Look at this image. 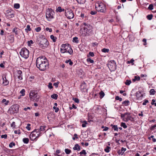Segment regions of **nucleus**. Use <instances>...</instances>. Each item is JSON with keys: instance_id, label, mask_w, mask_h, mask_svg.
Here are the masks:
<instances>
[{"instance_id": "obj_1", "label": "nucleus", "mask_w": 156, "mask_h": 156, "mask_svg": "<svg viewBox=\"0 0 156 156\" xmlns=\"http://www.w3.org/2000/svg\"><path fill=\"white\" fill-rule=\"evenodd\" d=\"M36 65L40 70L43 71L48 68L49 63L45 57L40 56L36 59Z\"/></svg>"}, {"instance_id": "obj_2", "label": "nucleus", "mask_w": 156, "mask_h": 156, "mask_svg": "<svg viewBox=\"0 0 156 156\" xmlns=\"http://www.w3.org/2000/svg\"><path fill=\"white\" fill-rule=\"evenodd\" d=\"M37 43L41 48H44L48 46L49 43L44 35H41L38 38Z\"/></svg>"}, {"instance_id": "obj_3", "label": "nucleus", "mask_w": 156, "mask_h": 156, "mask_svg": "<svg viewBox=\"0 0 156 156\" xmlns=\"http://www.w3.org/2000/svg\"><path fill=\"white\" fill-rule=\"evenodd\" d=\"M60 51L61 53H68L70 55H72L73 51L71 46L68 44H62L61 46Z\"/></svg>"}, {"instance_id": "obj_4", "label": "nucleus", "mask_w": 156, "mask_h": 156, "mask_svg": "<svg viewBox=\"0 0 156 156\" xmlns=\"http://www.w3.org/2000/svg\"><path fill=\"white\" fill-rule=\"evenodd\" d=\"M30 99L34 102H37L39 99L40 96L36 91L31 90L29 94Z\"/></svg>"}, {"instance_id": "obj_5", "label": "nucleus", "mask_w": 156, "mask_h": 156, "mask_svg": "<svg viewBox=\"0 0 156 156\" xmlns=\"http://www.w3.org/2000/svg\"><path fill=\"white\" fill-rule=\"evenodd\" d=\"M95 8L97 11L102 13H105L106 11V5L102 2L96 3Z\"/></svg>"}, {"instance_id": "obj_6", "label": "nucleus", "mask_w": 156, "mask_h": 156, "mask_svg": "<svg viewBox=\"0 0 156 156\" xmlns=\"http://www.w3.org/2000/svg\"><path fill=\"white\" fill-rule=\"evenodd\" d=\"M42 133L38 129H36L30 135V137L32 140H34L40 136Z\"/></svg>"}, {"instance_id": "obj_7", "label": "nucleus", "mask_w": 156, "mask_h": 156, "mask_svg": "<svg viewBox=\"0 0 156 156\" xmlns=\"http://www.w3.org/2000/svg\"><path fill=\"white\" fill-rule=\"evenodd\" d=\"M82 25L84 26L83 29L85 32L84 33H82L83 34H84L85 35L87 34H89L92 31L93 27L90 25L84 23H83Z\"/></svg>"}, {"instance_id": "obj_8", "label": "nucleus", "mask_w": 156, "mask_h": 156, "mask_svg": "<svg viewBox=\"0 0 156 156\" xmlns=\"http://www.w3.org/2000/svg\"><path fill=\"white\" fill-rule=\"evenodd\" d=\"M55 14L54 11L51 8H48L47 9L46 12V17L50 20L51 19L54 18Z\"/></svg>"}, {"instance_id": "obj_9", "label": "nucleus", "mask_w": 156, "mask_h": 156, "mask_svg": "<svg viewBox=\"0 0 156 156\" xmlns=\"http://www.w3.org/2000/svg\"><path fill=\"white\" fill-rule=\"evenodd\" d=\"M20 54L22 57L25 58H27L29 57V52L26 48H23L21 49Z\"/></svg>"}, {"instance_id": "obj_10", "label": "nucleus", "mask_w": 156, "mask_h": 156, "mask_svg": "<svg viewBox=\"0 0 156 156\" xmlns=\"http://www.w3.org/2000/svg\"><path fill=\"white\" fill-rule=\"evenodd\" d=\"M66 16L69 19L73 18L74 17V14L72 10L69 9H66L65 10Z\"/></svg>"}, {"instance_id": "obj_11", "label": "nucleus", "mask_w": 156, "mask_h": 156, "mask_svg": "<svg viewBox=\"0 0 156 156\" xmlns=\"http://www.w3.org/2000/svg\"><path fill=\"white\" fill-rule=\"evenodd\" d=\"M19 106L18 105H12L9 109V112L10 114H13L17 113L19 111Z\"/></svg>"}, {"instance_id": "obj_12", "label": "nucleus", "mask_w": 156, "mask_h": 156, "mask_svg": "<svg viewBox=\"0 0 156 156\" xmlns=\"http://www.w3.org/2000/svg\"><path fill=\"white\" fill-rule=\"evenodd\" d=\"M5 16L8 19L13 18L14 17V12L11 9L7 10L5 13Z\"/></svg>"}, {"instance_id": "obj_13", "label": "nucleus", "mask_w": 156, "mask_h": 156, "mask_svg": "<svg viewBox=\"0 0 156 156\" xmlns=\"http://www.w3.org/2000/svg\"><path fill=\"white\" fill-rule=\"evenodd\" d=\"M126 116L123 119L124 120L125 122H128L129 120L133 121L134 120L133 118L130 115V114L129 112L126 113Z\"/></svg>"}, {"instance_id": "obj_14", "label": "nucleus", "mask_w": 156, "mask_h": 156, "mask_svg": "<svg viewBox=\"0 0 156 156\" xmlns=\"http://www.w3.org/2000/svg\"><path fill=\"white\" fill-rule=\"evenodd\" d=\"M116 67V64L114 60H111L109 62L108 67L111 68L112 69H115Z\"/></svg>"}, {"instance_id": "obj_15", "label": "nucleus", "mask_w": 156, "mask_h": 156, "mask_svg": "<svg viewBox=\"0 0 156 156\" xmlns=\"http://www.w3.org/2000/svg\"><path fill=\"white\" fill-rule=\"evenodd\" d=\"M3 80V84L5 86L8 85L9 83V81L6 79L5 74H3L2 76Z\"/></svg>"}, {"instance_id": "obj_16", "label": "nucleus", "mask_w": 156, "mask_h": 156, "mask_svg": "<svg viewBox=\"0 0 156 156\" xmlns=\"http://www.w3.org/2000/svg\"><path fill=\"white\" fill-rule=\"evenodd\" d=\"M17 73L18 74V78L20 80H22L23 79L22 71L20 70H18L17 71Z\"/></svg>"}, {"instance_id": "obj_17", "label": "nucleus", "mask_w": 156, "mask_h": 156, "mask_svg": "<svg viewBox=\"0 0 156 156\" xmlns=\"http://www.w3.org/2000/svg\"><path fill=\"white\" fill-rule=\"evenodd\" d=\"M8 40L10 43H12L14 41V36L12 35H10L8 37Z\"/></svg>"}, {"instance_id": "obj_18", "label": "nucleus", "mask_w": 156, "mask_h": 156, "mask_svg": "<svg viewBox=\"0 0 156 156\" xmlns=\"http://www.w3.org/2000/svg\"><path fill=\"white\" fill-rule=\"evenodd\" d=\"M46 126H41L40 127V129H39L40 130V131L41 132H41H46Z\"/></svg>"}, {"instance_id": "obj_19", "label": "nucleus", "mask_w": 156, "mask_h": 156, "mask_svg": "<svg viewBox=\"0 0 156 156\" xmlns=\"http://www.w3.org/2000/svg\"><path fill=\"white\" fill-rule=\"evenodd\" d=\"M73 149L75 150L80 151V146L77 144L75 145L74 147L73 148Z\"/></svg>"}, {"instance_id": "obj_20", "label": "nucleus", "mask_w": 156, "mask_h": 156, "mask_svg": "<svg viewBox=\"0 0 156 156\" xmlns=\"http://www.w3.org/2000/svg\"><path fill=\"white\" fill-rule=\"evenodd\" d=\"M19 30V28L15 27L13 29L12 32L15 33L16 35H17L18 34Z\"/></svg>"}, {"instance_id": "obj_21", "label": "nucleus", "mask_w": 156, "mask_h": 156, "mask_svg": "<svg viewBox=\"0 0 156 156\" xmlns=\"http://www.w3.org/2000/svg\"><path fill=\"white\" fill-rule=\"evenodd\" d=\"M56 11L57 12H60L64 11L65 10L64 9H62L61 7L59 6L58 7Z\"/></svg>"}, {"instance_id": "obj_22", "label": "nucleus", "mask_w": 156, "mask_h": 156, "mask_svg": "<svg viewBox=\"0 0 156 156\" xmlns=\"http://www.w3.org/2000/svg\"><path fill=\"white\" fill-rule=\"evenodd\" d=\"M2 103H4V104L6 105H8V104L9 103V101H6L5 99H3L2 101Z\"/></svg>"}, {"instance_id": "obj_23", "label": "nucleus", "mask_w": 156, "mask_h": 156, "mask_svg": "<svg viewBox=\"0 0 156 156\" xmlns=\"http://www.w3.org/2000/svg\"><path fill=\"white\" fill-rule=\"evenodd\" d=\"M58 95L56 94H54L52 95H51V98L54 99L55 100H56L57 98Z\"/></svg>"}, {"instance_id": "obj_24", "label": "nucleus", "mask_w": 156, "mask_h": 156, "mask_svg": "<svg viewBox=\"0 0 156 156\" xmlns=\"http://www.w3.org/2000/svg\"><path fill=\"white\" fill-rule=\"evenodd\" d=\"M99 94L100 98H103L105 95V93L102 91H101L100 92Z\"/></svg>"}, {"instance_id": "obj_25", "label": "nucleus", "mask_w": 156, "mask_h": 156, "mask_svg": "<svg viewBox=\"0 0 156 156\" xmlns=\"http://www.w3.org/2000/svg\"><path fill=\"white\" fill-rule=\"evenodd\" d=\"M31 30V29L30 28V26L29 25H27L26 28L25 29V31L27 32L29 31H30Z\"/></svg>"}, {"instance_id": "obj_26", "label": "nucleus", "mask_w": 156, "mask_h": 156, "mask_svg": "<svg viewBox=\"0 0 156 156\" xmlns=\"http://www.w3.org/2000/svg\"><path fill=\"white\" fill-rule=\"evenodd\" d=\"M80 16L85 20L86 19L87 17V16L85 15L84 14L82 13H81Z\"/></svg>"}, {"instance_id": "obj_27", "label": "nucleus", "mask_w": 156, "mask_h": 156, "mask_svg": "<svg viewBox=\"0 0 156 156\" xmlns=\"http://www.w3.org/2000/svg\"><path fill=\"white\" fill-rule=\"evenodd\" d=\"M23 141L25 144H28L29 142V139L28 138H24L23 139Z\"/></svg>"}, {"instance_id": "obj_28", "label": "nucleus", "mask_w": 156, "mask_h": 156, "mask_svg": "<svg viewBox=\"0 0 156 156\" xmlns=\"http://www.w3.org/2000/svg\"><path fill=\"white\" fill-rule=\"evenodd\" d=\"M109 50L108 49L104 48L101 49V51L104 53H108Z\"/></svg>"}, {"instance_id": "obj_29", "label": "nucleus", "mask_w": 156, "mask_h": 156, "mask_svg": "<svg viewBox=\"0 0 156 156\" xmlns=\"http://www.w3.org/2000/svg\"><path fill=\"white\" fill-rule=\"evenodd\" d=\"M140 79V76H135L134 79H133V81L134 82L136 80L139 81Z\"/></svg>"}, {"instance_id": "obj_30", "label": "nucleus", "mask_w": 156, "mask_h": 156, "mask_svg": "<svg viewBox=\"0 0 156 156\" xmlns=\"http://www.w3.org/2000/svg\"><path fill=\"white\" fill-rule=\"evenodd\" d=\"M111 149V148L109 146H107L106 148L105 149V152L107 153H108L110 151V149Z\"/></svg>"}, {"instance_id": "obj_31", "label": "nucleus", "mask_w": 156, "mask_h": 156, "mask_svg": "<svg viewBox=\"0 0 156 156\" xmlns=\"http://www.w3.org/2000/svg\"><path fill=\"white\" fill-rule=\"evenodd\" d=\"M78 3L80 4H83L85 2V0H76Z\"/></svg>"}, {"instance_id": "obj_32", "label": "nucleus", "mask_w": 156, "mask_h": 156, "mask_svg": "<svg viewBox=\"0 0 156 156\" xmlns=\"http://www.w3.org/2000/svg\"><path fill=\"white\" fill-rule=\"evenodd\" d=\"M153 17V16L152 14H150L148 15L147 16V18L148 20H151L152 19Z\"/></svg>"}, {"instance_id": "obj_33", "label": "nucleus", "mask_w": 156, "mask_h": 156, "mask_svg": "<svg viewBox=\"0 0 156 156\" xmlns=\"http://www.w3.org/2000/svg\"><path fill=\"white\" fill-rule=\"evenodd\" d=\"M129 101H125L122 102V104L125 106H127L129 105Z\"/></svg>"}, {"instance_id": "obj_34", "label": "nucleus", "mask_w": 156, "mask_h": 156, "mask_svg": "<svg viewBox=\"0 0 156 156\" xmlns=\"http://www.w3.org/2000/svg\"><path fill=\"white\" fill-rule=\"evenodd\" d=\"M50 38L53 41L55 42L56 41V39L57 38L56 37H55L53 35H51L50 36Z\"/></svg>"}, {"instance_id": "obj_35", "label": "nucleus", "mask_w": 156, "mask_h": 156, "mask_svg": "<svg viewBox=\"0 0 156 156\" xmlns=\"http://www.w3.org/2000/svg\"><path fill=\"white\" fill-rule=\"evenodd\" d=\"M65 151L67 154H69L71 152V151L68 149H65Z\"/></svg>"}, {"instance_id": "obj_36", "label": "nucleus", "mask_w": 156, "mask_h": 156, "mask_svg": "<svg viewBox=\"0 0 156 156\" xmlns=\"http://www.w3.org/2000/svg\"><path fill=\"white\" fill-rule=\"evenodd\" d=\"M131 83V82L130 80H127L125 82V84L127 85H129Z\"/></svg>"}, {"instance_id": "obj_37", "label": "nucleus", "mask_w": 156, "mask_h": 156, "mask_svg": "<svg viewBox=\"0 0 156 156\" xmlns=\"http://www.w3.org/2000/svg\"><path fill=\"white\" fill-rule=\"evenodd\" d=\"M155 92V91L154 89H151L150 91V94L151 95H154Z\"/></svg>"}, {"instance_id": "obj_38", "label": "nucleus", "mask_w": 156, "mask_h": 156, "mask_svg": "<svg viewBox=\"0 0 156 156\" xmlns=\"http://www.w3.org/2000/svg\"><path fill=\"white\" fill-rule=\"evenodd\" d=\"M121 126L125 129L127 127V126L125 123L122 122L121 124Z\"/></svg>"}, {"instance_id": "obj_39", "label": "nucleus", "mask_w": 156, "mask_h": 156, "mask_svg": "<svg viewBox=\"0 0 156 156\" xmlns=\"http://www.w3.org/2000/svg\"><path fill=\"white\" fill-rule=\"evenodd\" d=\"M14 7L16 9H18L20 8V5L19 4L16 3L14 5Z\"/></svg>"}, {"instance_id": "obj_40", "label": "nucleus", "mask_w": 156, "mask_h": 156, "mask_svg": "<svg viewBox=\"0 0 156 156\" xmlns=\"http://www.w3.org/2000/svg\"><path fill=\"white\" fill-rule=\"evenodd\" d=\"M134 62V60L133 58L131 59L130 61H128L127 62V63L129 64L131 63L132 65L134 64L133 62Z\"/></svg>"}, {"instance_id": "obj_41", "label": "nucleus", "mask_w": 156, "mask_h": 156, "mask_svg": "<svg viewBox=\"0 0 156 156\" xmlns=\"http://www.w3.org/2000/svg\"><path fill=\"white\" fill-rule=\"evenodd\" d=\"M112 128L114 129V130L115 131H118V129L117 127V126L116 125H114L112 127Z\"/></svg>"}, {"instance_id": "obj_42", "label": "nucleus", "mask_w": 156, "mask_h": 156, "mask_svg": "<svg viewBox=\"0 0 156 156\" xmlns=\"http://www.w3.org/2000/svg\"><path fill=\"white\" fill-rule=\"evenodd\" d=\"M78 135L76 134H74L73 136V140H75L76 139H78Z\"/></svg>"}, {"instance_id": "obj_43", "label": "nucleus", "mask_w": 156, "mask_h": 156, "mask_svg": "<svg viewBox=\"0 0 156 156\" xmlns=\"http://www.w3.org/2000/svg\"><path fill=\"white\" fill-rule=\"evenodd\" d=\"M80 154L81 155L82 154L86 155L87 154V153L86 152L85 150H83L81 152H80Z\"/></svg>"}, {"instance_id": "obj_44", "label": "nucleus", "mask_w": 156, "mask_h": 156, "mask_svg": "<svg viewBox=\"0 0 156 156\" xmlns=\"http://www.w3.org/2000/svg\"><path fill=\"white\" fill-rule=\"evenodd\" d=\"M87 122L86 121H84L83 122V124L82 125V126L83 127H85L86 126V125L87 124Z\"/></svg>"}, {"instance_id": "obj_45", "label": "nucleus", "mask_w": 156, "mask_h": 156, "mask_svg": "<svg viewBox=\"0 0 156 156\" xmlns=\"http://www.w3.org/2000/svg\"><path fill=\"white\" fill-rule=\"evenodd\" d=\"M29 46H30L31 44H33L34 42L32 40L28 41L27 42Z\"/></svg>"}, {"instance_id": "obj_46", "label": "nucleus", "mask_w": 156, "mask_h": 156, "mask_svg": "<svg viewBox=\"0 0 156 156\" xmlns=\"http://www.w3.org/2000/svg\"><path fill=\"white\" fill-rule=\"evenodd\" d=\"M115 100H119L120 101H121L122 100V98H120L118 96H117L115 97Z\"/></svg>"}, {"instance_id": "obj_47", "label": "nucleus", "mask_w": 156, "mask_h": 156, "mask_svg": "<svg viewBox=\"0 0 156 156\" xmlns=\"http://www.w3.org/2000/svg\"><path fill=\"white\" fill-rule=\"evenodd\" d=\"M14 132L15 134H20L21 133L20 129H18V130H15Z\"/></svg>"}, {"instance_id": "obj_48", "label": "nucleus", "mask_w": 156, "mask_h": 156, "mask_svg": "<svg viewBox=\"0 0 156 156\" xmlns=\"http://www.w3.org/2000/svg\"><path fill=\"white\" fill-rule=\"evenodd\" d=\"M101 128L102 129H103L104 131H107L108 129V128L106 126H102Z\"/></svg>"}, {"instance_id": "obj_49", "label": "nucleus", "mask_w": 156, "mask_h": 156, "mask_svg": "<svg viewBox=\"0 0 156 156\" xmlns=\"http://www.w3.org/2000/svg\"><path fill=\"white\" fill-rule=\"evenodd\" d=\"M15 144L14 143H13V142H12V143H11L9 144V147H12L13 146H15Z\"/></svg>"}, {"instance_id": "obj_50", "label": "nucleus", "mask_w": 156, "mask_h": 156, "mask_svg": "<svg viewBox=\"0 0 156 156\" xmlns=\"http://www.w3.org/2000/svg\"><path fill=\"white\" fill-rule=\"evenodd\" d=\"M30 124L28 123L27 124L26 128L28 130H30Z\"/></svg>"}, {"instance_id": "obj_51", "label": "nucleus", "mask_w": 156, "mask_h": 156, "mask_svg": "<svg viewBox=\"0 0 156 156\" xmlns=\"http://www.w3.org/2000/svg\"><path fill=\"white\" fill-rule=\"evenodd\" d=\"M25 90L24 89H22L20 91V93L22 94V95L23 96L25 95Z\"/></svg>"}, {"instance_id": "obj_52", "label": "nucleus", "mask_w": 156, "mask_h": 156, "mask_svg": "<svg viewBox=\"0 0 156 156\" xmlns=\"http://www.w3.org/2000/svg\"><path fill=\"white\" fill-rule=\"evenodd\" d=\"M53 108L55 110V112H57L59 110L58 108H56L55 106H54L53 107Z\"/></svg>"}, {"instance_id": "obj_53", "label": "nucleus", "mask_w": 156, "mask_h": 156, "mask_svg": "<svg viewBox=\"0 0 156 156\" xmlns=\"http://www.w3.org/2000/svg\"><path fill=\"white\" fill-rule=\"evenodd\" d=\"M87 61L88 62H90V63H94V61L93 60L91 59L90 58H88L87 59Z\"/></svg>"}, {"instance_id": "obj_54", "label": "nucleus", "mask_w": 156, "mask_h": 156, "mask_svg": "<svg viewBox=\"0 0 156 156\" xmlns=\"http://www.w3.org/2000/svg\"><path fill=\"white\" fill-rule=\"evenodd\" d=\"M11 126L13 128H15V123L14 122H12V123L11 124Z\"/></svg>"}, {"instance_id": "obj_55", "label": "nucleus", "mask_w": 156, "mask_h": 156, "mask_svg": "<svg viewBox=\"0 0 156 156\" xmlns=\"http://www.w3.org/2000/svg\"><path fill=\"white\" fill-rule=\"evenodd\" d=\"M126 113H125L124 114H121V115H120V117H121V118H123V119H124V118H125V117L126 116Z\"/></svg>"}, {"instance_id": "obj_56", "label": "nucleus", "mask_w": 156, "mask_h": 156, "mask_svg": "<svg viewBox=\"0 0 156 156\" xmlns=\"http://www.w3.org/2000/svg\"><path fill=\"white\" fill-rule=\"evenodd\" d=\"M148 9L150 10H152L153 9V5L152 4H151L149 5Z\"/></svg>"}, {"instance_id": "obj_57", "label": "nucleus", "mask_w": 156, "mask_h": 156, "mask_svg": "<svg viewBox=\"0 0 156 156\" xmlns=\"http://www.w3.org/2000/svg\"><path fill=\"white\" fill-rule=\"evenodd\" d=\"M73 100L75 102L78 103L79 102V100L77 98H75L73 99Z\"/></svg>"}, {"instance_id": "obj_58", "label": "nucleus", "mask_w": 156, "mask_h": 156, "mask_svg": "<svg viewBox=\"0 0 156 156\" xmlns=\"http://www.w3.org/2000/svg\"><path fill=\"white\" fill-rule=\"evenodd\" d=\"M48 87L50 89L52 88L53 87L52 86V83H49L48 84Z\"/></svg>"}, {"instance_id": "obj_59", "label": "nucleus", "mask_w": 156, "mask_h": 156, "mask_svg": "<svg viewBox=\"0 0 156 156\" xmlns=\"http://www.w3.org/2000/svg\"><path fill=\"white\" fill-rule=\"evenodd\" d=\"M97 12L95 11H92L90 12V13L92 15H94L97 13Z\"/></svg>"}, {"instance_id": "obj_60", "label": "nucleus", "mask_w": 156, "mask_h": 156, "mask_svg": "<svg viewBox=\"0 0 156 156\" xmlns=\"http://www.w3.org/2000/svg\"><path fill=\"white\" fill-rule=\"evenodd\" d=\"M78 38L77 37H74L73 38V42H77V41Z\"/></svg>"}, {"instance_id": "obj_61", "label": "nucleus", "mask_w": 156, "mask_h": 156, "mask_svg": "<svg viewBox=\"0 0 156 156\" xmlns=\"http://www.w3.org/2000/svg\"><path fill=\"white\" fill-rule=\"evenodd\" d=\"M148 102V101L147 100H145L144 101V102L143 103L142 105H145L146 103H147Z\"/></svg>"}, {"instance_id": "obj_62", "label": "nucleus", "mask_w": 156, "mask_h": 156, "mask_svg": "<svg viewBox=\"0 0 156 156\" xmlns=\"http://www.w3.org/2000/svg\"><path fill=\"white\" fill-rule=\"evenodd\" d=\"M36 31L37 32H38L39 31H40V30H41V28L40 27H37V28H36L35 29Z\"/></svg>"}, {"instance_id": "obj_63", "label": "nucleus", "mask_w": 156, "mask_h": 156, "mask_svg": "<svg viewBox=\"0 0 156 156\" xmlns=\"http://www.w3.org/2000/svg\"><path fill=\"white\" fill-rule=\"evenodd\" d=\"M59 84L58 82H57L56 83H54L53 85L56 87H57L58 86V84Z\"/></svg>"}, {"instance_id": "obj_64", "label": "nucleus", "mask_w": 156, "mask_h": 156, "mask_svg": "<svg viewBox=\"0 0 156 156\" xmlns=\"http://www.w3.org/2000/svg\"><path fill=\"white\" fill-rule=\"evenodd\" d=\"M46 31H48L49 30V32H51L52 31V30L51 29V28H49L48 27H47L46 28Z\"/></svg>"}]
</instances>
